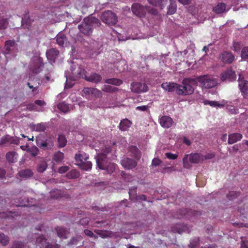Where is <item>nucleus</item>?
Segmentation results:
<instances>
[{
  "label": "nucleus",
  "mask_w": 248,
  "mask_h": 248,
  "mask_svg": "<svg viewBox=\"0 0 248 248\" xmlns=\"http://www.w3.org/2000/svg\"><path fill=\"white\" fill-rule=\"evenodd\" d=\"M3 143L18 144L19 143V139L16 137L7 136L3 138L0 141V144Z\"/></svg>",
  "instance_id": "a211bd4d"
},
{
  "label": "nucleus",
  "mask_w": 248,
  "mask_h": 248,
  "mask_svg": "<svg viewBox=\"0 0 248 248\" xmlns=\"http://www.w3.org/2000/svg\"><path fill=\"white\" fill-rule=\"evenodd\" d=\"M69 169V167L68 166H62V167H60L59 170H58V171L59 173H65V172H66L67 171H68Z\"/></svg>",
  "instance_id": "0e129e2a"
},
{
  "label": "nucleus",
  "mask_w": 248,
  "mask_h": 248,
  "mask_svg": "<svg viewBox=\"0 0 248 248\" xmlns=\"http://www.w3.org/2000/svg\"><path fill=\"white\" fill-rule=\"evenodd\" d=\"M79 176L80 172L76 170H73L66 174V177L68 179H76Z\"/></svg>",
  "instance_id": "c9c22d12"
},
{
  "label": "nucleus",
  "mask_w": 248,
  "mask_h": 248,
  "mask_svg": "<svg viewBox=\"0 0 248 248\" xmlns=\"http://www.w3.org/2000/svg\"><path fill=\"white\" fill-rule=\"evenodd\" d=\"M82 239L80 236H77L72 238L68 243L69 245L76 244L77 242Z\"/></svg>",
  "instance_id": "864d4df0"
},
{
  "label": "nucleus",
  "mask_w": 248,
  "mask_h": 248,
  "mask_svg": "<svg viewBox=\"0 0 248 248\" xmlns=\"http://www.w3.org/2000/svg\"><path fill=\"white\" fill-rule=\"evenodd\" d=\"M228 111L231 114H236L238 110L233 106H228L227 108Z\"/></svg>",
  "instance_id": "4d7b16f0"
},
{
  "label": "nucleus",
  "mask_w": 248,
  "mask_h": 248,
  "mask_svg": "<svg viewBox=\"0 0 248 248\" xmlns=\"http://www.w3.org/2000/svg\"><path fill=\"white\" fill-rule=\"evenodd\" d=\"M30 128L32 131L43 132L46 129V125L44 123H39L36 124H31Z\"/></svg>",
  "instance_id": "cd10ccee"
},
{
  "label": "nucleus",
  "mask_w": 248,
  "mask_h": 248,
  "mask_svg": "<svg viewBox=\"0 0 248 248\" xmlns=\"http://www.w3.org/2000/svg\"><path fill=\"white\" fill-rule=\"evenodd\" d=\"M58 108L63 112H66L68 110V106L64 103H59L58 105Z\"/></svg>",
  "instance_id": "de8ad7c7"
},
{
  "label": "nucleus",
  "mask_w": 248,
  "mask_h": 248,
  "mask_svg": "<svg viewBox=\"0 0 248 248\" xmlns=\"http://www.w3.org/2000/svg\"><path fill=\"white\" fill-rule=\"evenodd\" d=\"M219 59L224 63H231L233 61L234 56L232 53L225 51L221 53Z\"/></svg>",
  "instance_id": "2eb2a0df"
},
{
  "label": "nucleus",
  "mask_w": 248,
  "mask_h": 248,
  "mask_svg": "<svg viewBox=\"0 0 248 248\" xmlns=\"http://www.w3.org/2000/svg\"><path fill=\"white\" fill-rule=\"evenodd\" d=\"M100 25L101 23L97 18L89 16L85 17L78 27L80 33L90 36L92 34L94 28Z\"/></svg>",
  "instance_id": "f257e3e1"
},
{
  "label": "nucleus",
  "mask_w": 248,
  "mask_h": 248,
  "mask_svg": "<svg viewBox=\"0 0 248 248\" xmlns=\"http://www.w3.org/2000/svg\"><path fill=\"white\" fill-rule=\"evenodd\" d=\"M136 186H133L129 189V194L130 197L132 196L134 197V196L136 194Z\"/></svg>",
  "instance_id": "052dcab7"
},
{
  "label": "nucleus",
  "mask_w": 248,
  "mask_h": 248,
  "mask_svg": "<svg viewBox=\"0 0 248 248\" xmlns=\"http://www.w3.org/2000/svg\"><path fill=\"white\" fill-rule=\"evenodd\" d=\"M75 158L77 163H80L83 160H84V161L88 160L89 159V156L85 153L83 154L78 153L76 154Z\"/></svg>",
  "instance_id": "f704fd0d"
},
{
  "label": "nucleus",
  "mask_w": 248,
  "mask_h": 248,
  "mask_svg": "<svg viewBox=\"0 0 248 248\" xmlns=\"http://www.w3.org/2000/svg\"><path fill=\"white\" fill-rule=\"evenodd\" d=\"M11 248H25V246L22 242H17L14 243Z\"/></svg>",
  "instance_id": "5fc2aeb1"
},
{
  "label": "nucleus",
  "mask_w": 248,
  "mask_h": 248,
  "mask_svg": "<svg viewBox=\"0 0 248 248\" xmlns=\"http://www.w3.org/2000/svg\"><path fill=\"white\" fill-rule=\"evenodd\" d=\"M47 165L46 162L40 163L37 167V170L39 172H43L47 168Z\"/></svg>",
  "instance_id": "a18cd8bd"
},
{
  "label": "nucleus",
  "mask_w": 248,
  "mask_h": 248,
  "mask_svg": "<svg viewBox=\"0 0 248 248\" xmlns=\"http://www.w3.org/2000/svg\"><path fill=\"white\" fill-rule=\"evenodd\" d=\"M27 152L33 156H36L39 153V150L37 147L35 146L29 147L27 150Z\"/></svg>",
  "instance_id": "a19ab883"
},
{
  "label": "nucleus",
  "mask_w": 248,
  "mask_h": 248,
  "mask_svg": "<svg viewBox=\"0 0 248 248\" xmlns=\"http://www.w3.org/2000/svg\"><path fill=\"white\" fill-rule=\"evenodd\" d=\"M196 80L201 83L202 87L206 89L214 88L217 84L216 79L209 75L199 76L197 77Z\"/></svg>",
  "instance_id": "423d86ee"
},
{
  "label": "nucleus",
  "mask_w": 248,
  "mask_h": 248,
  "mask_svg": "<svg viewBox=\"0 0 248 248\" xmlns=\"http://www.w3.org/2000/svg\"><path fill=\"white\" fill-rule=\"evenodd\" d=\"M56 231L58 236L62 238H67V234L69 233L68 231L65 228L61 227H58L56 228Z\"/></svg>",
  "instance_id": "473e14b6"
},
{
  "label": "nucleus",
  "mask_w": 248,
  "mask_h": 248,
  "mask_svg": "<svg viewBox=\"0 0 248 248\" xmlns=\"http://www.w3.org/2000/svg\"><path fill=\"white\" fill-rule=\"evenodd\" d=\"M161 163V161L158 158H154L152 162V165L154 167H156L159 165Z\"/></svg>",
  "instance_id": "680f3d73"
},
{
  "label": "nucleus",
  "mask_w": 248,
  "mask_h": 248,
  "mask_svg": "<svg viewBox=\"0 0 248 248\" xmlns=\"http://www.w3.org/2000/svg\"><path fill=\"white\" fill-rule=\"evenodd\" d=\"M59 53V52L57 49L53 48L48 50L46 53V55L48 59L54 61L58 57Z\"/></svg>",
  "instance_id": "393cba45"
},
{
  "label": "nucleus",
  "mask_w": 248,
  "mask_h": 248,
  "mask_svg": "<svg viewBox=\"0 0 248 248\" xmlns=\"http://www.w3.org/2000/svg\"><path fill=\"white\" fill-rule=\"evenodd\" d=\"M159 123L161 126L168 128L172 125L173 121L170 117L163 116L160 119Z\"/></svg>",
  "instance_id": "f3484780"
},
{
  "label": "nucleus",
  "mask_w": 248,
  "mask_h": 248,
  "mask_svg": "<svg viewBox=\"0 0 248 248\" xmlns=\"http://www.w3.org/2000/svg\"><path fill=\"white\" fill-rule=\"evenodd\" d=\"M176 4L175 1L172 0H170V5L168 7L167 14L172 15L176 11Z\"/></svg>",
  "instance_id": "72a5a7b5"
},
{
  "label": "nucleus",
  "mask_w": 248,
  "mask_h": 248,
  "mask_svg": "<svg viewBox=\"0 0 248 248\" xmlns=\"http://www.w3.org/2000/svg\"><path fill=\"white\" fill-rule=\"evenodd\" d=\"M199 238H197L194 240L191 241L190 242V246L191 247V248H195L199 244Z\"/></svg>",
  "instance_id": "338daca9"
},
{
  "label": "nucleus",
  "mask_w": 248,
  "mask_h": 248,
  "mask_svg": "<svg viewBox=\"0 0 248 248\" xmlns=\"http://www.w3.org/2000/svg\"><path fill=\"white\" fill-rule=\"evenodd\" d=\"M241 57L244 60L248 59V46L243 48L241 53Z\"/></svg>",
  "instance_id": "8fccbe9b"
},
{
  "label": "nucleus",
  "mask_w": 248,
  "mask_h": 248,
  "mask_svg": "<svg viewBox=\"0 0 248 248\" xmlns=\"http://www.w3.org/2000/svg\"><path fill=\"white\" fill-rule=\"evenodd\" d=\"M36 242L44 244L46 242V239L43 236H40L37 238Z\"/></svg>",
  "instance_id": "69168bd1"
},
{
  "label": "nucleus",
  "mask_w": 248,
  "mask_h": 248,
  "mask_svg": "<svg viewBox=\"0 0 248 248\" xmlns=\"http://www.w3.org/2000/svg\"><path fill=\"white\" fill-rule=\"evenodd\" d=\"M131 122L127 119H124L121 121L119 127V129L122 131H126L131 126Z\"/></svg>",
  "instance_id": "7c9ffc66"
},
{
  "label": "nucleus",
  "mask_w": 248,
  "mask_h": 248,
  "mask_svg": "<svg viewBox=\"0 0 248 248\" xmlns=\"http://www.w3.org/2000/svg\"><path fill=\"white\" fill-rule=\"evenodd\" d=\"M57 44L60 46H63L67 42V39L63 33H60L56 36Z\"/></svg>",
  "instance_id": "2f4dec72"
},
{
  "label": "nucleus",
  "mask_w": 248,
  "mask_h": 248,
  "mask_svg": "<svg viewBox=\"0 0 248 248\" xmlns=\"http://www.w3.org/2000/svg\"><path fill=\"white\" fill-rule=\"evenodd\" d=\"M146 11L153 15H156L158 13V12L156 9L154 8H151L148 6H146Z\"/></svg>",
  "instance_id": "603ef678"
},
{
  "label": "nucleus",
  "mask_w": 248,
  "mask_h": 248,
  "mask_svg": "<svg viewBox=\"0 0 248 248\" xmlns=\"http://www.w3.org/2000/svg\"><path fill=\"white\" fill-rule=\"evenodd\" d=\"M16 45V42L14 41H7L5 43V47L7 51L11 50V47L14 46Z\"/></svg>",
  "instance_id": "49530a36"
},
{
  "label": "nucleus",
  "mask_w": 248,
  "mask_h": 248,
  "mask_svg": "<svg viewBox=\"0 0 248 248\" xmlns=\"http://www.w3.org/2000/svg\"><path fill=\"white\" fill-rule=\"evenodd\" d=\"M43 63L42 60L38 57L32 58L30 65V69L34 74H38L42 69Z\"/></svg>",
  "instance_id": "0eeeda50"
},
{
  "label": "nucleus",
  "mask_w": 248,
  "mask_h": 248,
  "mask_svg": "<svg viewBox=\"0 0 248 248\" xmlns=\"http://www.w3.org/2000/svg\"><path fill=\"white\" fill-rule=\"evenodd\" d=\"M64 158V154L61 152L56 153L53 156V160L57 162L61 161Z\"/></svg>",
  "instance_id": "37998d69"
},
{
  "label": "nucleus",
  "mask_w": 248,
  "mask_h": 248,
  "mask_svg": "<svg viewBox=\"0 0 248 248\" xmlns=\"http://www.w3.org/2000/svg\"><path fill=\"white\" fill-rule=\"evenodd\" d=\"M242 135L240 133H235L230 134L228 137V143L232 144L242 139Z\"/></svg>",
  "instance_id": "5701e85b"
},
{
  "label": "nucleus",
  "mask_w": 248,
  "mask_h": 248,
  "mask_svg": "<svg viewBox=\"0 0 248 248\" xmlns=\"http://www.w3.org/2000/svg\"><path fill=\"white\" fill-rule=\"evenodd\" d=\"M134 14L139 17H143L146 14V6H143L139 3H134L132 6Z\"/></svg>",
  "instance_id": "1a4fd4ad"
},
{
  "label": "nucleus",
  "mask_w": 248,
  "mask_h": 248,
  "mask_svg": "<svg viewBox=\"0 0 248 248\" xmlns=\"http://www.w3.org/2000/svg\"><path fill=\"white\" fill-rule=\"evenodd\" d=\"M203 103L204 105H209L211 107H218L219 108L223 107L224 106V104L219 103L217 101H209V100H204Z\"/></svg>",
  "instance_id": "4c0bfd02"
},
{
  "label": "nucleus",
  "mask_w": 248,
  "mask_h": 248,
  "mask_svg": "<svg viewBox=\"0 0 248 248\" xmlns=\"http://www.w3.org/2000/svg\"><path fill=\"white\" fill-rule=\"evenodd\" d=\"M187 229V227L184 224H176L171 227V231L174 232L181 233Z\"/></svg>",
  "instance_id": "c756f323"
},
{
  "label": "nucleus",
  "mask_w": 248,
  "mask_h": 248,
  "mask_svg": "<svg viewBox=\"0 0 248 248\" xmlns=\"http://www.w3.org/2000/svg\"><path fill=\"white\" fill-rule=\"evenodd\" d=\"M238 78L239 86L241 92L247 93L248 91V82L243 79L241 75H239Z\"/></svg>",
  "instance_id": "4be33fe9"
},
{
  "label": "nucleus",
  "mask_w": 248,
  "mask_h": 248,
  "mask_svg": "<svg viewBox=\"0 0 248 248\" xmlns=\"http://www.w3.org/2000/svg\"><path fill=\"white\" fill-rule=\"evenodd\" d=\"M71 70L73 76L74 77L73 80L76 78H83L85 76V71L81 68L78 64H73L71 67Z\"/></svg>",
  "instance_id": "9d476101"
},
{
  "label": "nucleus",
  "mask_w": 248,
  "mask_h": 248,
  "mask_svg": "<svg viewBox=\"0 0 248 248\" xmlns=\"http://www.w3.org/2000/svg\"><path fill=\"white\" fill-rule=\"evenodd\" d=\"M85 79L89 82L98 83L101 82L102 77L97 73H92L89 76H85Z\"/></svg>",
  "instance_id": "6ab92c4d"
},
{
  "label": "nucleus",
  "mask_w": 248,
  "mask_h": 248,
  "mask_svg": "<svg viewBox=\"0 0 248 248\" xmlns=\"http://www.w3.org/2000/svg\"><path fill=\"white\" fill-rule=\"evenodd\" d=\"M165 155L167 158L173 160L176 159L178 157L176 154H173L170 153H167Z\"/></svg>",
  "instance_id": "bf43d9fd"
},
{
  "label": "nucleus",
  "mask_w": 248,
  "mask_h": 248,
  "mask_svg": "<svg viewBox=\"0 0 248 248\" xmlns=\"http://www.w3.org/2000/svg\"><path fill=\"white\" fill-rule=\"evenodd\" d=\"M150 4L158 7L160 9L163 8L168 3V0H147Z\"/></svg>",
  "instance_id": "412c9836"
},
{
  "label": "nucleus",
  "mask_w": 248,
  "mask_h": 248,
  "mask_svg": "<svg viewBox=\"0 0 248 248\" xmlns=\"http://www.w3.org/2000/svg\"><path fill=\"white\" fill-rule=\"evenodd\" d=\"M241 48V46L239 42H234L233 43V49L235 51H239Z\"/></svg>",
  "instance_id": "13d9d810"
},
{
  "label": "nucleus",
  "mask_w": 248,
  "mask_h": 248,
  "mask_svg": "<svg viewBox=\"0 0 248 248\" xmlns=\"http://www.w3.org/2000/svg\"><path fill=\"white\" fill-rule=\"evenodd\" d=\"M8 24V22L6 19L0 17V30L5 29Z\"/></svg>",
  "instance_id": "09e8293b"
},
{
  "label": "nucleus",
  "mask_w": 248,
  "mask_h": 248,
  "mask_svg": "<svg viewBox=\"0 0 248 248\" xmlns=\"http://www.w3.org/2000/svg\"><path fill=\"white\" fill-rule=\"evenodd\" d=\"M118 90L117 88L112 87L110 85H105L103 86L102 90L104 92L112 93L115 92Z\"/></svg>",
  "instance_id": "79ce46f5"
},
{
  "label": "nucleus",
  "mask_w": 248,
  "mask_h": 248,
  "mask_svg": "<svg viewBox=\"0 0 248 248\" xmlns=\"http://www.w3.org/2000/svg\"><path fill=\"white\" fill-rule=\"evenodd\" d=\"M9 241V239L8 236H6L3 233L0 234V243L3 245H6Z\"/></svg>",
  "instance_id": "c03bdc74"
},
{
  "label": "nucleus",
  "mask_w": 248,
  "mask_h": 248,
  "mask_svg": "<svg viewBox=\"0 0 248 248\" xmlns=\"http://www.w3.org/2000/svg\"><path fill=\"white\" fill-rule=\"evenodd\" d=\"M89 222V219L88 217H84L82 218L79 221V223L82 226H86L88 225Z\"/></svg>",
  "instance_id": "e2e57ef3"
},
{
  "label": "nucleus",
  "mask_w": 248,
  "mask_h": 248,
  "mask_svg": "<svg viewBox=\"0 0 248 248\" xmlns=\"http://www.w3.org/2000/svg\"><path fill=\"white\" fill-rule=\"evenodd\" d=\"M203 161V155L198 153H193L186 155L183 159V167L188 169L190 166L189 162L192 163H199Z\"/></svg>",
  "instance_id": "20e7f679"
},
{
  "label": "nucleus",
  "mask_w": 248,
  "mask_h": 248,
  "mask_svg": "<svg viewBox=\"0 0 248 248\" xmlns=\"http://www.w3.org/2000/svg\"><path fill=\"white\" fill-rule=\"evenodd\" d=\"M102 21L109 26H115L118 22L116 15L110 10L104 12L101 16Z\"/></svg>",
  "instance_id": "39448f33"
},
{
  "label": "nucleus",
  "mask_w": 248,
  "mask_h": 248,
  "mask_svg": "<svg viewBox=\"0 0 248 248\" xmlns=\"http://www.w3.org/2000/svg\"><path fill=\"white\" fill-rule=\"evenodd\" d=\"M131 89L135 93L145 92L148 90V87L145 83H133L131 85Z\"/></svg>",
  "instance_id": "ddd939ff"
},
{
  "label": "nucleus",
  "mask_w": 248,
  "mask_h": 248,
  "mask_svg": "<svg viewBox=\"0 0 248 248\" xmlns=\"http://www.w3.org/2000/svg\"><path fill=\"white\" fill-rule=\"evenodd\" d=\"M27 108L30 110H34L36 109V106L33 104H30L27 105Z\"/></svg>",
  "instance_id": "774afa93"
},
{
  "label": "nucleus",
  "mask_w": 248,
  "mask_h": 248,
  "mask_svg": "<svg viewBox=\"0 0 248 248\" xmlns=\"http://www.w3.org/2000/svg\"><path fill=\"white\" fill-rule=\"evenodd\" d=\"M94 232L102 238L112 237L116 235L115 232L109 231L94 230Z\"/></svg>",
  "instance_id": "aec40b11"
},
{
  "label": "nucleus",
  "mask_w": 248,
  "mask_h": 248,
  "mask_svg": "<svg viewBox=\"0 0 248 248\" xmlns=\"http://www.w3.org/2000/svg\"><path fill=\"white\" fill-rule=\"evenodd\" d=\"M121 165L124 168L130 170L136 167L137 163L135 160L131 158H125L121 160Z\"/></svg>",
  "instance_id": "4468645a"
},
{
  "label": "nucleus",
  "mask_w": 248,
  "mask_h": 248,
  "mask_svg": "<svg viewBox=\"0 0 248 248\" xmlns=\"http://www.w3.org/2000/svg\"><path fill=\"white\" fill-rule=\"evenodd\" d=\"M18 154L14 151L8 152L6 155V160L10 163L16 162L17 160Z\"/></svg>",
  "instance_id": "a878e982"
},
{
  "label": "nucleus",
  "mask_w": 248,
  "mask_h": 248,
  "mask_svg": "<svg viewBox=\"0 0 248 248\" xmlns=\"http://www.w3.org/2000/svg\"><path fill=\"white\" fill-rule=\"evenodd\" d=\"M33 174L31 170H23L19 172V175L23 178H28L31 177Z\"/></svg>",
  "instance_id": "e433bc0d"
},
{
  "label": "nucleus",
  "mask_w": 248,
  "mask_h": 248,
  "mask_svg": "<svg viewBox=\"0 0 248 248\" xmlns=\"http://www.w3.org/2000/svg\"><path fill=\"white\" fill-rule=\"evenodd\" d=\"M239 195V193L235 191H231L227 195V198L230 200H232L235 198L238 197Z\"/></svg>",
  "instance_id": "3c124183"
},
{
  "label": "nucleus",
  "mask_w": 248,
  "mask_h": 248,
  "mask_svg": "<svg viewBox=\"0 0 248 248\" xmlns=\"http://www.w3.org/2000/svg\"><path fill=\"white\" fill-rule=\"evenodd\" d=\"M105 83L110 84L114 85L116 86H119L122 84L123 82L121 80L117 78H110L105 80Z\"/></svg>",
  "instance_id": "58836bf2"
},
{
  "label": "nucleus",
  "mask_w": 248,
  "mask_h": 248,
  "mask_svg": "<svg viewBox=\"0 0 248 248\" xmlns=\"http://www.w3.org/2000/svg\"><path fill=\"white\" fill-rule=\"evenodd\" d=\"M236 78V75L235 72L231 69L227 70L221 75V79L222 81H232L235 80Z\"/></svg>",
  "instance_id": "f8f14e48"
},
{
  "label": "nucleus",
  "mask_w": 248,
  "mask_h": 248,
  "mask_svg": "<svg viewBox=\"0 0 248 248\" xmlns=\"http://www.w3.org/2000/svg\"><path fill=\"white\" fill-rule=\"evenodd\" d=\"M213 11L217 14H221L227 11L226 5L224 3H219L213 9Z\"/></svg>",
  "instance_id": "c85d7f7f"
},
{
  "label": "nucleus",
  "mask_w": 248,
  "mask_h": 248,
  "mask_svg": "<svg viewBox=\"0 0 248 248\" xmlns=\"http://www.w3.org/2000/svg\"><path fill=\"white\" fill-rule=\"evenodd\" d=\"M196 83V79L185 78L183 80L181 85L178 84L177 94L185 96L192 94L194 91L192 84Z\"/></svg>",
  "instance_id": "7ed1b4c3"
},
{
  "label": "nucleus",
  "mask_w": 248,
  "mask_h": 248,
  "mask_svg": "<svg viewBox=\"0 0 248 248\" xmlns=\"http://www.w3.org/2000/svg\"><path fill=\"white\" fill-rule=\"evenodd\" d=\"M36 141L37 145L44 150L51 149L54 145L53 140L50 138L46 139L45 140H43L39 138H37Z\"/></svg>",
  "instance_id": "6e6552de"
},
{
  "label": "nucleus",
  "mask_w": 248,
  "mask_h": 248,
  "mask_svg": "<svg viewBox=\"0 0 248 248\" xmlns=\"http://www.w3.org/2000/svg\"><path fill=\"white\" fill-rule=\"evenodd\" d=\"M215 156V154L211 152L206 154L205 155H203V160L206 159H211L213 158Z\"/></svg>",
  "instance_id": "6e6d98bb"
},
{
  "label": "nucleus",
  "mask_w": 248,
  "mask_h": 248,
  "mask_svg": "<svg viewBox=\"0 0 248 248\" xmlns=\"http://www.w3.org/2000/svg\"><path fill=\"white\" fill-rule=\"evenodd\" d=\"M110 152L109 148H107L103 153L99 154L96 157L97 166L101 170H105L109 173H111L115 170V165L113 163H108L106 155Z\"/></svg>",
  "instance_id": "f03ea898"
},
{
  "label": "nucleus",
  "mask_w": 248,
  "mask_h": 248,
  "mask_svg": "<svg viewBox=\"0 0 248 248\" xmlns=\"http://www.w3.org/2000/svg\"><path fill=\"white\" fill-rule=\"evenodd\" d=\"M178 84L173 82H165L162 84L161 87L164 90L170 92L175 91L177 93V90H178Z\"/></svg>",
  "instance_id": "dca6fc26"
},
{
  "label": "nucleus",
  "mask_w": 248,
  "mask_h": 248,
  "mask_svg": "<svg viewBox=\"0 0 248 248\" xmlns=\"http://www.w3.org/2000/svg\"><path fill=\"white\" fill-rule=\"evenodd\" d=\"M77 165L81 169L86 171H89L91 170L92 168V163L91 161H89L88 160L86 161L83 160V161L80 163H77Z\"/></svg>",
  "instance_id": "b1692460"
},
{
  "label": "nucleus",
  "mask_w": 248,
  "mask_h": 248,
  "mask_svg": "<svg viewBox=\"0 0 248 248\" xmlns=\"http://www.w3.org/2000/svg\"><path fill=\"white\" fill-rule=\"evenodd\" d=\"M83 95L88 96L91 95L97 98L102 96V92L101 91L93 88L85 87L83 90Z\"/></svg>",
  "instance_id": "9b49d317"
},
{
  "label": "nucleus",
  "mask_w": 248,
  "mask_h": 248,
  "mask_svg": "<svg viewBox=\"0 0 248 248\" xmlns=\"http://www.w3.org/2000/svg\"><path fill=\"white\" fill-rule=\"evenodd\" d=\"M58 142L59 147L62 148L65 146L67 140L64 136L60 135L58 138Z\"/></svg>",
  "instance_id": "ea45409f"
},
{
  "label": "nucleus",
  "mask_w": 248,
  "mask_h": 248,
  "mask_svg": "<svg viewBox=\"0 0 248 248\" xmlns=\"http://www.w3.org/2000/svg\"><path fill=\"white\" fill-rule=\"evenodd\" d=\"M129 152L130 155L135 157L137 160H139L140 157V152L139 150L134 146H131L129 148Z\"/></svg>",
  "instance_id": "bb28decb"
}]
</instances>
